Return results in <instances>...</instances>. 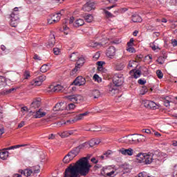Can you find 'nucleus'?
<instances>
[{
    "mask_svg": "<svg viewBox=\"0 0 177 177\" xmlns=\"http://www.w3.org/2000/svg\"><path fill=\"white\" fill-rule=\"evenodd\" d=\"M48 70H49V67L46 64H44L40 68L41 73H46V71H48Z\"/></svg>",
    "mask_w": 177,
    "mask_h": 177,
    "instance_id": "nucleus-45",
    "label": "nucleus"
},
{
    "mask_svg": "<svg viewBox=\"0 0 177 177\" xmlns=\"http://www.w3.org/2000/svg\"><path fill=\"white\" fill-rule=\"evenodd\" d=\"M76 106L75 104L73 103H71L69 104H68V106L66 107V109H67V110H74V109H75Z\"/></svg>",
    "mask_w": 177,
    "mask_h": 177,
    "instance_id": "nucleus-49",
    "label": "nucleus"
},
{
    "mask_svg": "<svg viewBox=\"0 0 177 177\" xmlns=\"http://www.w3.org/2000/svg\"><path fill=\"white\" fill-rule=\"evenodd\" d=\"M24 77L25 80H28V78H30V72L28 71H25Z\"/></svg>",
    "mask_w": 177,
    "mask_h": 177,
    "instance_id": "nucleus-55",
    "label": "nucleus"
},
{
    "mask_svg": "<svg viewBox=\"0 0 177 177\" xmlns=\"http://www.w3.org/2000/svg\"><path fill=\"white\" fill-rule=\"evenodd\" d=\"M17 23H19V13L12 12L10 15V26L12 27H17Z\"/></svg>",
    "mask_w": 177,
    "mask_h": 177,
    "instance_id": "nucleus-9",
    "label": "nucleus"
},
{
    "mask_svg": "<svg viewBox=\"0 0 177 177\" xmlns=\"http://www.w3.org/2000/svg\"><path fill=\"white\" fill-rule=\"evenodd\" d=\"M141 132H142V133H147V135H151L153 133H154V135H156V132H154L153 129H143L141 130Z\"/></svg>",
    "mask_w": 177,
    "mask_h": 177,
    "instance_id": "nucleus-38",
    "label": "nucleus"
},
{
    "mask_svg": "<svg viewBox=\"0 0 177 177\" xmlns=\"http://www.w3.org/2000/svg\"><path fill=\"white\" fill-rule=\"evenodd\" d=\"M93 9H95V3L93 2H87L83 6V10H84V12H91V10H93Z\"/></svg>",
    "mask_w": 177,
    "mask_h": 177,
    "instance_id": "nucleus-14",
    "label": "nucleus"
},
{
    "mask_svg": "<svg viewBox=\"0 0 177 177\" xmlns=\"http://www.w3.org/2000/svg\"><path fill=\"white\" fill-rule=\"evenodd\" d=\"M171 44L173 46H177V40L176 39H172L171 40Z\"/></svg>",
    "mask_w": 177,
    "mask_h": 177,
    "instance_id": "nucleus-64",
    "label": "nucleus"
},
{
    "mask_svg": "<svg viewBox=\"0 0 177 177\" xmlns=\"http://www.w3.org/2000/svg\"><path fill=\"white\" fill-rule=\"evenodd\" d=\"M53 52H54V54H55V55H59V53H60V49L58 48H55L53 49Z\"/></svg>",
    "mask_w": 177,
    "mask_h": 177,
    "instance_id": "nucleus-59",
    "label": "nucleus"
},
{
    "mask_svg": "<svg viewBox=\"0 0 177 177\" xmlns=\"http://www.w3.org/2000/svg\"><path fill=\"white\" fill-rule=\"evenodd\" d=\"M124 67H125V65H124V64L122 63L118 64L116 65V70H118V71H121V70H124Z\"/></svg>",
    "mask_w": 177,
    "mask_h": 177,
    "instance_id": "nucleus-47",
    "label": "nucleus"
},
{
    "mask_svg": "<svg viewBox=\"0 0 177 177\" xmlns=\"http://www.w3.org/2000/svg\"><path fill=\"white\" fill-rule=\"evenodd\" d=\"M130 140H131V145H136L137 143H138V134L131 135L130 136Z\"/></svg>",
    "mask_w": 177,
    "mask_h": 177,
    "instance_id": "nucleus-31",
    "label": "nucleus"
},
{
    "mask_svg": "<svg viewBox=\"0 0 177 177\" xmlns=\"http://www.w3.org/2000/svg\"><path fill=\"white\" fill-rule=\"evenodd\" d=\"M115 6H109L102 9L104 15L106 19H113V17H114V15L111 12H109V10H110V9H113Z\"/></svg>",
    "mask_w": 177,
    "mask_h": 177,
    "instance_id": "nucleus-13",
    "label": "nucleus"
},
{
    "mask_svg": "<svg viewBox=\"0 0 177 177\" xmlns=\"http://www.w3.org/2000/svg\"><path fill=\"white\" fill-rule=\"evenodd\" d=\"M86 80L82 76H79L76 77V79L73 81V84L77 86H82V85H85Z\"/></svg>",
    "mask_w": 177,
    "mask_h": 177,
    "instance_id": "nucleus-12",
    "label": "nucleus"
},
{
    "mask_svg": "<svg viewBox=\"0 0 177 177\" xmlns=\"http://www.w3.org/2000/svg\"><path fill=\"white\" fill-rule=\"evenodd\" d=\"M111 44H114L115 45H119V44H121V39L118 38L111 41Z\"/></svg>",
    "mask_w": 177,
    "mask_h": 177,
    "instance_id": "nucleus-54",
    "label": "nucleus"
},
{
    "mask_svg": "<svg viewBox=\"0 0 177 177\" xmlns=\"http://www.w3.org/2000/svg\"><path fill=\"white\" fill-rule=\"evenodd\" d=\"M145 158H146V153H140L136 156V160L138 162H140V163H142V162L145 163Z\"/></svg>",
    "mask_w": 177,
    "mask_h": 177,
    "instance_id": "nucleus-21",
    "label": "nucleus"
},
{
    "mask_svg": "<svg viewBox=\"0 0 177 177\" xmlns=\"http://www.w3.org/2000/svg\"><path fill=\"white\" fill-rule=\"evenodd\" d=\"M149 46H150V48H151V49H153V50H156V44H155L154 41L150 43Z\"/></svg>",
    "mask_w": 177,
    "mask_h": 177,
    "instance_id": "nucleus-61",
    "label": "nucleus"
},
{
    "mask_svg": "<svg viewBox=\"0 0 177 177\" xmlns=\"http://www.w3.org/2000/svg\"><path fill=\"white\" fill-rule=\"evenodd\" d=\"M142 104L147 109H154V107H156V102H154L153 101L144 100L142 101Z\"/></svg>",
    "mask_w": 177,
    "mask_h": 177,
    "instance_id": "nucleus-16",
    "label": "nucleus"
},
{
    "mask_svg": "<svg viewBox=\"0 0 177 177\" xmlns=\"http://www.w3.org/2000/svg\"><path fill=\"white\" fill-rule=\"evenodd\" d=\"M149 91V89H147V86H142V88L140 90V95H146L147 92Z\"/></svg>",
    "mask_w": 177,
    "mask_h": 177,
    "instance_id": "nucleus-50",
    "label": "nucleus"
},
{
    "mask_svg": "<svg viewBox=\"0 0 177 177\" xmlns=\"http://www.w3.org/2000/svg\"><path fill=\"white\" fill-rule=\"evenodd\" d=\"M78 156V151H75V149L71 151L66 156H64L63 159V162L64 164H68L71 161H73L75 157Z\"/></svg>",
    "mask_w": 177,
    "mask_h": 177,
    "instance_id": "nucleus-5",
    "label": "nucleus"
},
{
    "mask_svg": "<svg viewBox=\"0 0 177 177\" xmlns=\"http://www.w3.org/2000/svg\"><path fill=\"white\" fill-rule=\"evenodd\" d=\"M91 147V141L88 142H84L80 145H79L75 149V151H77V154H79L80 150H83L84 149H89Z\"/></svg>",
    "mask_w": 177,
    "mask_h": 177,
    "instance_id": "nucleus-15",
    "label": "nucleus"
},
{
    "mask_svg": "<svg viewBox=\"0 0 177 177\" xmlns=\"http://www.w3.org/2000/svg\"><path fill=\"white\" fill-rule=\"evenodd\" d=\"M127 52H129V53H135L136 52V50H135V48L133 47H127Z\"/></svg>",
    "mask_w": 177,
    "mask_h": 177,
    "instance_id": "nucleus-53",
    "label": "nucleus"
},
{
    "mask_svg": "<svg viewBox=\"0 0 177 177\" xmlns=\"http://www.w3.org/2000/svg\"><path fill=\"white\" fill-rule=\"evenodd\" d=\"M156 160L157 161H160V162H161V161H164V160H165V158H167V155L165 153L163 152H158V151H156Z\"/></svg>",
    "mask_w": 177,
    "mask_h": 177,
    "instance_id": "nucleus-18",
    "label": "nucleus"
},
{
    "mask_svg": "<svg viewBox=\"0 0 177 177\" xmlns=\"http://www.w3.org/2000/svg\"><path fill=\"white\" fill-rule=\"evenodd\" d=\"M68 27H67L66 25L64 26V28L62 31H64V34H66V35H67V34H68Z\"/></svg>",
    "mask_w": 177,
    "mask_h": 177,
    "instance_id": "nucleus-56",
    "label": "nucleus"
},
{
    "mask_svg": "<svg viewBox=\"0 0 177 177\" xmlns=\"http://www.w3.org/2000/svg\"><path fill=\"white\" fill-rule=\"evenodd\" d=\"M146 137L142 134H138V142L140 143L142 142H146Z\"/></svg>",
    "mask_w": 177,
    "mask_h": 177,
    "instance_id": "nucleus-41",
    "label": "nucleus"
},
{
    "mask_svg": "<svg viewBox=\"0 0 177 177\" xmlns=\"http://www.w3.org/2000/svg\"><path fill=\"white\" fill-rule=\"evenodd\" d=\"M169 99H172V97H166L164 100L165 106L166 107H169L171 102H169Z\"/></svg>",
    "mask_w": 177,
    "mask_h": 177,
    "instance_id": "nucleus-44",
    "label": "nucleus"
},
{
    "mask_svg": "<svg viewBox=\"0 0 177 177\" xmlns=\"http://www.w3.org/2000/svg\"><path fill=\"white\" fill-rule=\"evenodd\" d=\"M80 68H81V66H79L78 65H75V68L71 72V75L72 76L77 75V73H78V71H80Z\"/></svg>",
    "mask_w": 177,
    "mask_h": 177,
    "instance_id": "nucleus-35",
    "label": "nucleus"
},
{
    "mask_svg": "<svg viewBox=\"0 0 177 177\" xmlns=\"http://www.w3.org/2000/svg\"><path fill=\"white\" fill-rule=\"evenodd\" d=\"M77 66H79L80 67H82V65L85 63V59L82 57H79L77 60Z\"/></svg>",
    "mask_w": 177,
    "mask_h": 177,
    "instance_id": "nucleus-37",
    "label": "nucleus"
},
{
    "mask_svg": "<svg viewBox=\"0 0 177 177\" xmlns=\"http://www.w3.org/2000/svg\"><path fill=\"white\" fill-rule=\"evenodd\" d=\"M46 115V112L44 111L42 109H39L36 111L34 115L35 118H42V117H45Z\"/></svg>",
    "mask_w": 177,
    "mask_h": 177,
    "instance_id": "nucleus-22",
    "label": "nucleus"
},
{
    "mask_svg": "<svg viewBox=\"0 0 177 177\" xmlns=\"http://www.w3.org/2000/svg\"><path fill=\"white\" fill-rule=\"evenodd\" d=\"M84 17L87 23H92L93 21V16L91 14H87Z\"/></svg>",
    "mask_w": 177,
    "mask_h": 177,
    "instance_id": "nucleus-36",
    "label": "nucleus"
},
{
    "mask_svg": "<svg viewBox=\"0 0 177 177\" xmlns=\"http://www.w3.org/2000/svg\"><path fill=\"white\" fill-rule=\"evenodd\" d=\"M130 74H133L134 78L136 79L139 78L140 75H142V72L140 71V70L134 69L130 71Z\"/></svg>",
    "mask_w": 177,
    "mask_h": 177,
    "instance_id": "nucleus-27",
    "label": "nucleus"
},
{
    "mask_svg": "<svg viewBox=\"0 0 177 177\" xmlns=\"http://www.w3.org/2000/svg\"><path fill=\"white\" fill-rule=\"evenodd\" d=\"M66 98L69 100V102H72V103H75L76 104H80V103H82L85 98L84 95L81 94H75L66 96Z\"/></svg>",
    "mask_w": 177,
    "mask_h": 177,
    "instance_id": "nucleus-4",
    "label": "nucleus"
},
{
    "mask_svg": "<svg viewBox=\"0 0 177 177\" xmlns=\"http://www.w3.org/2000/svg\"><path fill=\"white\" fill-rule=\"evenodd\" d=\"M138 82L140 85H145V84H146V80L143 79H140L138 80Z\"/></svg>",
    "mask_w": 177,
    "mask_h": 177,
    "instance_id": "nucleus-58",
    "label": "nucleus"
},
{
    "mask_svg": "<svg viewBox=\"0 0 177 177\" xmlns=\"http://www.w3.org/2000/svg\"><path fill=\"white\" fill-rule=\"evenodd\" d=\"M3 82H5V77L0 76V86L3 85Z\"/></svg>",
    "mask_w": 177,
    "mask_h": 177,
    "instance_id": "nucleus-62",
    "label": "nucleus"
},
{
    "mask_svg": "<svg viewBox=\"0 0 177 177\" xmlns=\"http://www.w3.org/2000/svg\"><path fill=\"white\" fill-rule=\"evenodd\" d=\"M26 125V122L22 121L18 124V128H23Z\"/></svg>",
    "mask_w": 177,
    "mask_h": 177,
    "instance_id": "nucleus-63",
    "label": "nucleus"
},
{
    "mask_svg": "<svg viewBox=\"0 0 177 177\" xmlns=\"http://www.w3.org/2000/svg\"><path fill=\"white\" fill-rule=\"evenodd\" d=\"M166 57L165 55L160 56L158 58L156 62H158V64H164Z\"/></svg>",
    "mask_w": 177,
    "mask_h": 177,
    "instance_id": "nucleus-42",
    "label": "nucleus"
},
{
    "mask_svg": "<svg viewBox=\"0 0 177 177\" xmlns=\"http://www.w3.org/2000/svg\"><path fill=\"white\" fill-rule=\"evenodd\" d=\"M100 57V53H96L94 55H93V59L94 60H97V59H99Z\"/></svg>",
    "mask_w": 177,
    "mask_h": 177,
    "instance_id": "nucleus-60",
    "label": "nucleus"
},
{
    "mask_svg": "<svg viewBox=\"0 0 177 177\" xmlns=\"http://www.w3.org/2000/svg\"><path fill=\"white\" fill-rule=\"evenodd\" d=\"M93 80L95 82H98L100 83L102 82V77H100L99 76V75L97 74H95L93 77Z\"/></svg>",
    "mask_w": 177,
    "mask_h": 177,
    "instance_id": "nucleus-43",
    "label": "nucleus"
},
{
    "mask_svg": "<svg viewBox=\"0 0 177 177\" xmlns=\"http://www.w3.org/2000/svg\"><path fill=\"white\" fill-rule=\"evenodd\" d=\"M63 12H64V10H62L59 12L51 15L53 17V21L54 23H57V21L60 20L62 18V15H63Z\"/></svg>",
    "mask_w": 177,
    "mask_h": 177,
    "instance_id": "nucleus-19",
    "label": "nucleus"
},
{
    "mask_svg": "<svg viewBox=\"0 0 177 177\" xmlns=\"http://www.w3.org/2000/svg\"><path fill=\"white\" fill-rule=\"evenodd\" d=\"M19 172L21 175H24V176H31L32 174H39V167L36 166L32 169H26L24 170H19Z\"/></svg>",
    "mask_w": 177,
    "mask_h": 177,
    "instance_id": "nucleus-6",
    "label": "nucleus"
},
{
    "mask_svg": "<svg viewBox=\"0 0 177 177\" xmlns=\"http://www.w3.org/2000/svg\"><path fill=\"white\" fill-rule=\"evenodd\" d=\"M71 62H77L80 57V54L78 53H73L69 56Z\"/></svg>",
    "mask_w": 177,
    "mask_h": 177,
    "instance_id": "nucleus-30",
    "label": "nucleus"
},
{
    "mask_svg": "<svg viewBox=\"0 0 177 177\" xmlns=\"http://www.w3.org/2000/svg\"><path fill=\"white\" fill-rule=\"evenodd\" d=\"M85 24V21L82 19H77L73 24L74 27H81V26H84Z\"/></svg>",
    "mask_w": 177,
    "mask_h": 177,
    "instance_id": "nucleus-29",
    "label": "nucleus"
},
{
    "mask_svg": "<svg viewBox=\"0 0 177 177\" xmlns=\"http://www.w3.org/2000/svg\"><path fill=\"white\" fill-rule=\"evenodd\" d=\"M115 52H117V50L115 49V47L111 46L109 47L106 53V55L109 59H114V56H115Z\"/></svg>",
    "mask_w": 177,
    "mask_h": 177,
    "instance_id": "nucleus-11",
    "label": "nucleus"
},
{
    "mask_svg": "<svg viewBox=\"0 0 177 177\" xmlns=\"http://www.w3.org/2000/svg\"><path fill=\"white\" fill-rule=\"evenodd\" d=\"M98 45H100L97 42L91 41L88 44V46H90L91 48H96V46H98Z\"/></svg>",
    "mask_w": 177,
    "mask_h": 177,
    "instance_id": "nucleus-51",
    "label": "nucleus"
},
{
    "mask_svg": "<svg viewBox=\"0 0 177 177\" xmlns=\"http://www.w3.org/2000/svg\"><path fill=\"white\" fill-rule=\"evenodd\" d=\"M90 96L94 99H97L98 97H100V91L99 90H93L90 93Z\"/></svg>",
    "mask_w": 177,
    "mask_h": 177,
    "instance_id": "nucleus-24",
    "label": "nucleus"
},
{
    "mask_svg": "<svg viewBox=\"0 0 177 177\" xmlns=\"http://www.w3.org/2000/svg\"><path fill=\"white\" fill-rule=\"evenodd\" d=\"M101 175L104 177H114L117 176V169L107 166L101 169Z\"/></svg>",
    "mask_w": 177,
    "mask_h": 177,
    "instance_id": "nucleus-3",
    "label": "nucleus"
},
{
    "mask_svg": "<svg viewBox=\"0 0 177 177\" xmlns=\"http://www.w3.org/2000/svg\"><path fill=\"white\" fill-rule=\"evenodd\" d=\"M89 114V112H85L83 113H80L75 117V121H80V120H83L84 117H86L87 115Z\"/></svg>",
    "mask_w": 177,
    "mask_h": 177,
    "instance_id": "nucleus-32",
    "label": "nucleus"
},
{
    "mask_svg": "<svg viewBox=\"0 0 177 177\" xmlns=\"http://www.w3.org/2000/svg\"><path fill=\"white\" fill-rule=\"evenodd\" d=\"M91 170V165L88 162V158H82L77 162L69 165L65 169L64 177L86 176Z\"/></svg>",
    "mask_w": 177,
    "mask_h": 177,
    "instance_id": "nucleus-1",
    "label": "nucleus"
},
{
    "mask_svg": "<svg viewBox=\"0 0 177 177\" xmlns=\"http://www.w3.org/2000/svg\"><path fill=\"white\" fill-rule=\"evenodd\" d=\"M96 64L97 66L98 71H103V66H104V64H106V62H104L103 61H98V62H97Z\"/></svg>",
    "mask_w": 177,
    "mask_h": 177,
    "instance_id": "nucleus-34",
    "label": "nucleus"
},
{
    "mask_svg": "<svg viewBox=\"0 0 177 177\" xmlns=\"http://www.w3.org/2000/svg\"><path fill=\"white\" fill-rule=\"evenodd\" d=\"M152 59H153V57L150 55H148L145 57V60H149L148 63H151Z\"/></svg>",
    "mask_w": 177,
    "mask_h": 177,
    "instance_id": "nucleus-57",
    "label": "nucleus"
},
{
    "mask_svg": "<svg viewBox=\"0 0 177 177\" xmlns=\"http://www.w3.org/2000/svg\"><path fill=\"white\" fill-rule=\"evenodd\" d=\"M120 142L121 143H129L130 145H131V136H127L125 137H122V138H120Z\"/></svg>",
    "mask_w": 177,
    "mask_h": 177,
    "instance_id": "nucleus-28",
    "label": "nucleus"
},
{
    "mask_svg": "<svg viewBox=\"0 0 177 177\" xmlns=\"http://www.w3.org/2000/svg\"><path fill=\"white\" fill-rule=\"evenodd\" d=\"M9 157V152L8 151H3L0 152V158L1 160H6Z\"/></svg>",
    "mask_w": 177,
    "mask_h": 177,
    "instance_id": "nucleus-33",
    "label": "nucleus"
},
{
    "mask_svg": "<svg viewBox=\"0 0 177 177\" xmlns=\"http://www.w3.org/2000/svg\"><path fill=\"white\" fill-rule=\"evenodd\" d=\"M66 103L64 102H59L56 104V105L54 106V111H60L63 110H66Z\"/></svg>",
    "mask_w": 177,
    "mask_h": 177,
    "instance_id": "nucleus-17",
    "label": "nucleus"
},
{
    "mask_svg": "<svg viewBox=\"0 0 177 177\" xmlns=\"http://www.w3.org/2000/svg\"><path fill=\"white\" fill-rule=\"evenodd\" d=\"M156 75L159 80H162L164 77V73H162V71L161 70L156 71Z\"/></svg>",
    "mask_w": 177,
    "mask_h": 177,
    "instance_id": "nucleus-46",
    "label": "nucleus"
},
{
    "mask_svg": "<svg viewBox=\"0 0 177 177\" xmlns=\"http://www.w3.org/2000/svg\"><path fill=\"white\" fill-rule=\"evenodd\" d=\"M41 106V99L35 100L30 104V109L32 110H35Z\"/></svg>",
    "mask_w": 177,
    "mask_h": 177,
    "instance_id": "nucleus-20",
    "label": "nucleus"
},
{
    "mask_svg": "<svg viewBox=\"0 0 177 177\" xmlns=\"http://www.w3.org/2000/svg\"><path fill=\"white\" fill-rule=\"evenodd\" d=\"M91 147H93V146H96L100 143V140L99 139H93L90 141Z\"/></svg>",
    "mask_w": 177,
    "mask_h": 177,
    "instance_id": "nucleus-39",
    "label": "nucleus"
},
{
    "mask_svg": "<svg viewBox=\"0 0 177 177\" xmlns=\"http://www.w3.org/2000/svg\"><path fill=\"white\" fill-rule=\"evenodd\" d=\"M119 153L122 154V156H127L128 157L132 156L133 154L135 153V151L133 149L129 147V148H120L119 149Z\"/></svg>",
    "mask_w": 177,
    "mask_h": 177,
    "instance_id": "nucleus-10",
    "label": "nucleus"
},
{
    "mask_svg": "<svg viewBox=\"0 0 177 177\" xmlns=\"http://www.w3.org/2000/svg\"><path fill=\"white\" fill-rule=\"evenodd\" d=\"M21 117H23L24 115H26V114H28V108H27V106L21 107Z\"/></svg>",
    "mask_w": 177,
    "mask_h": 177,
    "instance_id": "nucleus-40",
    "label": "nucleus"
},
{
    "mask_svg": "<svg viewBox=\"0 0 177 177\" xmlns=\"http://www.w3.org/2000/svg\"><path fill=\"white\" fill-rule=\"evenodd\" d=\"M133 38L130 39L129 41L127 42V48H132L133 47Z\"/></svg>",
    "mask_w": 177,
    "mask_h": 177,
    "instance_id": "nucleus-52",
    "label": "nucleus"
},
{
    "mask_svg": "<svg viewBox=\"0 0 177 177\" xmlns=\"http://www.w3.org/2000/svg\"><path fill=\"white\" fill-rule=\"evenodd\" d=\"M44 81H46V76L41 75L34 79L31 82V85H32L33 86H41Z\"/></svg>",
    "mask_w": 177,
    "mask_h": 177,
    "instance_id": "nucleus-7",
    "label": "nucleus"
},
{
    "mask_svg": "<svg viewBox=\"0 0 177 177\" xmlns=\"http://www.w3.org/2000/svg\"><path fill=\"white\" fill-rule=\"evenodd\" d=\"M64 90V87L62 86V84H57V85H53L51 84L49 86V87L47 89V92H63Z\"/></svg>",
    "mask_w": 177,
    "mask_h": 177,
    "instance_id": "nucleus-8",
    "label": "nucleus"
},
{
    "mask_svg": "<svg viewBox=\"0 0 177 177\" xmlns=\"http://www.w3.org/2000/svg\"><path fill=\"white\" fill-rule=\"evenodd\" d=\"M58 135H59L61 138H68V131L60 132V133H58Z\"/></svg>",
    "mask_w": 177,
    "mask_h": 177,
    "instance_id": "nucleus-48",
    "label": "nucleus"
},
{
    "mask_svg": "<svg viewBox=\"0 0 177 177\" xmlns=\"http://www.w3.org/2000/svg\"><path fill=\"white\" fill-rule=\"evenodd\" d=\"M153 153H145V164L149 165L153 162Z\"/></svg>",
    "mask_w": 177,
    "mask_h": 177,
    "instance_id": "nucleus-23",
    "label": "nucleus"
},
{
    "mask_svg": "<svg viewBox=\"0 0 177 177\" xmlns=\"http://www.w3.org/2000/svg\"><path fill=\"white\" fill-rule=\"evenodd\" d=\"M55 35H52L50 39L46 44L47 48H53L55 46Z\"/></svg>",
    "mask_w": 177,
    "mask_h": 177,
    "instance_id": "nucleus-26",
    "label": "nucleus"
},
{
    "mask_svg": "<svg viewBox=\"0 0 177 177\" xmlns=\"http://www.w3.org/2000/svg\"><path fill=\"white\" fill-rule=\"evenodd\" d=\"M131 21L133 23H140L142 22V17L138 15H133L131 17Z\"/></svg>",
    "mask_w": 177,
    "mask_h": 177,
    "instance_id": "nucleus-25",
    "label": "nucleus"
},
{
    "mask_svg": "<svg viewBox=\"0 0 177 177\" xmlns=\"http://www.w3.org/2000/svg\"><path fill=\"white\" fill-rule=\"evenodd\" d=\"M113 82L108 86L109 93L111 96H114L115 93H118L119 91L117 89V87L121 86L124 84V76L122 74H115L113 78Z\"/></svg>",
    "mask_w": 177,
    "mask_h": 177,
    "instance_id": "nucleus-2",
    "label": "nucleus"
}]
</instances>
